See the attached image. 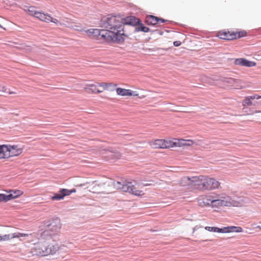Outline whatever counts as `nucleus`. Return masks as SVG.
<instances>
[{"instance_id": "nucleus-36", "label": "nucleus", "mask_w": 261, "mask_h": 261, "mask_svg": "<svg viewBox=\"0 0 261 261\" xmlns=\"http://www.w3.org/2000/svg\"><path fill=\"white\" fill-rule=\"evenodd\" d=\"M1 239L0 241H6L10 239V234H5L4 236H1Z\"/></svg>"}, {"instance_id": "nucleus-11", "label": "nucleus", "mask_w": 261, "mask_h": 261, "mask_svg": "<svg viewBox=\"0 0 261 261\" xmlns=\"http://www.w3.org/2000/svg\"><path fill=\"white\" fill-rule=\"evenodd\" d=\"M220 183L216 179L210 178L206 176V184H205V190H211L218 189L220 186Z\"/></svg>"}, {"instance_id": "nucleus-6", "label": "nucleus", "mask_w": 261, "mask_h": 261, "mask_svg": "<svg viewBox=\"0 0 261 261\" xmlns=\"http://www.w3.org/2000/svg\"><path fill=\"white\" fill-rule=\"evenodd\" d=\"M87 33L89 36L95 37L97 39H102L107 43H113L112 41L108 38V34L104 29H90L87 31Z\"/></svg>"}, {"instance_id": "nucleus-37", "label": "nucleus", "mask_w": 261, "mask_h": 261, "mask_svg": "<svg viewBox=\"0 0 261 261\" xmlns=\"http://www.w3.org/2000/svg\"><path fill=\"white\" fill-rule=\"evenodd\" d=\"M250 98H252V100L254 99H261V95H258L257 94H254L253 95H250Z\"/></svg>"}, {"instance_id": "nucleus-14", "label": "nucleus", "mask_w": 261, "mask_h": 261, "mask_svg": "<svg viewBox=\"0 0 261 261\" xmlns=\"http://www.w3.org/2000/svg\"><path fill=\"white\" fill-rule=\"evenodd\" d=\"M218 37L220 39L223 40H232L236 39V34H235V32H220L218 35Z\"/></svg>"}, {"instance_id": "nucleus-44", "label": "nucleus", "mask_w": 261, "mask_h": 261, "mask_svg": "<svg viewBox=\"0 0 261 261\" xmlns=\"http://www.w3.org/2000/svg\"><path fill=\"white\" fill-rule=\"evenodd\" d=\"M101 92H102L101 91L96 89L95 92L99 93H101Z\"/></svg>"}, {"instance_id": "nucleus-31", "label": "nucleus", "mask_w": 261, "mask_h": 261, "mask_svg": "<svg viewBox=\"0 0 261 261\" xmlns=\"http://www.w3.org/2000/svg\"><path fill=\"white\" fill-rule=\"evenodd\" d=\"M11 192H13L12 193L14 194L15 198H17L23 194V192L19 190H13Z\"/></svg>"}, {"instance_id": "nucleus-21", "label": "nucleus", "mask_w": 261, "mask_h": 261, "mask_svg": "<svg viewBox=\"0 0 261 261\" xmlns=\"http://www.w3.org/2000/svg\"><path fill=\"white\" fill-rule=\"evenodd\" d=\"M152 146L155 148H165L164 140L158 139L154 141L152 144Z\"/></svg>"}, {"instance_id": "nucleus-32", "label": "nucleus", "mask_w": 261, "mask_h": 261, "mask_svg": "<svg viewBox=\"0 0 261 261\" xmlns=\"http://www.w3.org/2000/svg\"><path fill=\"white\" fill-rule=\"evenodd\" d=\"M5 148H7L5 144L0 145V157L4 156Z\"/></svg>"}, {"instance_id": "nucleus-26", "label": "nucleus", "mask_w": 261, "mask_h": 261, "mask_svg": "<svg viewBox=\"0 0 261 261\" xmlns=\"http://www.w3.org/2000/svg\"><path fill=\"white\" fill-rule=\"evenodd\" d=\"M230 226L224 227L223 228H219L218 233H229Z\"/></svg>"}, {"instance_id": "nucleus-47", "label": "nucleus", "mask_w": 261, "mask_h": 261, "mask_svg": "<svg viewBox=\"0 0 261 261\" xmlns=\"http://www.w3.org/2000/svg\"><path fill=\"white\" fill-rule=\"evenodd\" d=\"M0 28H2V25H1V24H0Z\"/></svg>"}, {"instance_id": "nucleus-43", "label": "nucleus", "mask_w": 261, "mask_h": 261, "mask_svg": "<svg viewBox=\"0 0 261 261\" xmlns=\"http://www.w3.org/2000/svg\"><path fill=\"white\" fill-rule=\"evenodd\" d=\"M150 185H151V184H147V183H146V184H143V186H145V187L150 186Z\"/></svg>"}, {"instance_id": "nucleus-23", "label": "nucleus", "mask_w": 261, "mask_h": 261, "mask_svg": "<svg viewBox=\"0 0 261 261\" xmlns=\"http://www.w3.org/2000/svg\"><path fill=\"white\" fill-rule=\"evenodd\" d=\"M243 231V228L240 226H230V232H241Z\"/></svg>"}, {"instance_id": "nucleus-20", "label": "nucleus", "mask_w": 261, "mask_h": 261, "mask_svg": "<svg viewBox=\"0 0 261 261\" xmlns=\"http://www.w3.org/2000/svg\"><path fill=\"white\" fill-rule=\"evenodd\" d=\"M220 205L221 206H238V202L235 201H227L225 200H221V201L220 202Z\"/></svg>"}, {"instance_id": "nucleus-18", "label": "nucleus", "mask_w": 261, "mask_h": 261, "mask_svg": "<svg viewBox=\"0 0 261 261\" xmlns=\"http://www.w3.org/2000/svg\"><path fill=\"white\" fill-rule=\"evenodd\" d=\"M223 81L230 85L231 86H239V83H240V81L238 79H236L232 77H224L223 80Z\"/></svg>"}, {"instance_id": "nucleus-42", "label": "nucleus", "mask_w": 261, "mask_h": 261, "mask_svg": "<svg viewBox=\"0 0 261 261\" xmlns=\"http://www.w3.org/2000/svg\"><path fill=\"white\" fill-rule=\"evenodd\" d=\"M4 201V194H0V202Z\"/></svg>"}, {"instance_id": "nucleus-29", "label": "nucleus", "mask_w": 261, "mask_h": 261, "mask_svg": "<svg viewBox=\"0 0 261 261\" xmlns=\"http://www.w3.org/2000/svg\"><path fill=\"white\" fill-rule=\"evenodd\" d=\"M205 229L211 232H218L219 227L206 226Z\"/></svg>"}, {"instance_id": "nucleus-39", "label": "nucleus", "mask_w": 261, "mask_h": 261, "mask_svg": "<svg viewBox=\"0 0 261 261\" xmlns=\"http://www.w3.org/2000/svg\"><path fill=\"white\" fill-rule=\"evenodd\" d=\"M181 43L180 41H175L173 42V45L175 47L179 46L181 45Z\"/></svg>"}, {"instance_id": "nucleus-46", "label": "nucleus", "mask_w": 261, "mask_h": 261, "mask_svg": "<svg viewBox=\"0 0 261 261\" xmlns=\"http://www.w3.org/2000/svg\"><path fill=\"white\" fill-rule=\"evenodd\" d=\"M159 49H164L163 48H159Z\"/></svg>"}, {"instance_id": "nucleus-19", "label": "nucleus", "mask_w": 261, "mask_h": 261, "mask_svg": "<svg viewBox=\"0 0 261 261\" xmlns=\"http://www.w3.org/2000/svg\"><path fill=\"white\" fill-rule=\"evenodd\" d=\"M49 15L48 14H45L40 12H38L37 13H35V17L39 19L40 20L48 22V18L49 17Z\"/></svg>"}, {"instance_id": "nucleus-12", "label": "nucleus", "mask_w": 261, "mask_h": 261, "mask_svg": "<svg viewBox=\"0 0 261 261\" xmlns=\"http://www.w3.org/2000/svg\"><path fill=\"white\" fill-rule=\"evenodd\" d=\"M234 63L237 65H240L248 67H254L256 65L255 62L249 61L245 58L236 59Z\"/></svg>"}, {"instance_id": "nucleus-27", "label": "nucleus", "mask_w": 261, "mask_h": 261, "mask_svg": "<svg viewBox=\"0 0 261 261\" xmlns=\"http://www.w3.org/2000/svg\"><path fill=\"white\" fill-rule=\"evenodd\" d=\"M235 34H236V39L245 37L247 35V32L245 31L236 32Z\"/></svg>"}, {"instance_id": "nucleus-7", "label": "nucleus", "mask_w": 261, "mask_h": 261, "mask_svg": "<svg viewBox=\"0 0 261 261\" xmlns=\"http://www.w3.org/2000/svg\"><path fill=\"white\" fill-rule=\"evenodd\" d=\"M7 148L5 149L4 156L0 157L3 159H9L11 157L16 156L22 152V148L18 145H6Z\"/></svg>"}, {"instance_id": "nucleus-30", "label": "nucleus", "mask_w": 261, "mask_h": 261, "mask_svg": "<svg viewBox=\"0 0 261 261\" xmlns=\"http://www.w3.org/2000/svg\"><path fill=\"white\" fill-rule=\"evenodd\" d=\"M35 7L34 6L29 7L28 9L29 12H30V14L35 17V13H37L38 11H36Z\"/></svg>"}, {"instance_id": "nucleus-35", "label": "nucleus", "mask_w": 261, "mask_h": 261, "mask_svg": "<svg viewBox=\"0 0 261 261\" xmlns=\"http://www.w3.org/2000/svg\"><path fill=\"white\" fill-rule=\"evenodd\" d=\"M99 86L100 87H105V89H108V88L109 86H112V83H101L99 84Z\"/></svg>"}, {"instance_id": "nucleus-33", "label": "nucleus", "mask_w": 261, "mask_h": 261, "mask_svg": "<svg viewBox=\"0 0 261 261\" xmlns=\"http://www.w3.org/2000/svg\"><path fill=\"white\" fill-rule=\"evenodd\" d=\"M221 201L220 199H213L211 203H212L213 206H218L220 205V202Z\"/></svg>"}, {"instance_id": "nucleus-4", "label": "nucleus", "mask_w": 261, "mask_h": 261, "mask_svg": "<svg viewBox=\"0 0 261 261\" xmlns=\"http://www.w3.org/2000/svg\"><path fill=\"white\" fill-rule=\"evenodd\" d=\"M113 185L116 189L121 190L125 192H128L135 196L144 195L143 191L136 190L133 183L127 180L123 181L122 179L120 181L114 180Z\"/></svg>"}, {"instance_id": "nucleus-5", "label": "nucleus", "mask_w": 261, "mask_h": 261, "mask_svg": "<svg viewBox=\"0 0 261 261\" xmlns=\"http://www.w3.org/2000/svg\"><path fill=\"white\" fill-rule=\"evenodd\" d=\"M206 176H189L184 177L181 180V184L183 186L192 185L199 190H205L204 186L206 184Z\"/></svg>"}, {"instance_id": "nucleus-28", "label": "nucleus", "mask_w": 261, "mask_h": 261, "mask_svg": "<svg viewBox=\"0 0 261 261\" xmlns=\"http://www.w3.org/2000/svg\"><path fill=\"white\" fill-rule=\"evenodd\" d=\"M213 199H211V197H206L203 200V203L204 205H212V201Z\"/></svg>"}, {"instance_id": "nucleus-17", "label": "nucleus", "mask_w": 261, "mask_h": 261, "mask_svg": "<svg viewBox=\"0 0 261 261\" xmlns=\"http://www.w3.org/2000/svg\"><path fill=\"white\" fill-rule=\"evenodd\" d=\"M158 17L150 15L146 16L145 22L149 25H155L158 22Z\"/></svg>"}, {"instance_id": "nucleus-2", "label": "nucleus", "mask_w": 261, "mask_h": 261, "mask_svg": "<svg viewBox=\"0 0 261 261\" xmlns=\"http://www.w3.org/2000/svg\"><path fill=\"white\" fill-rule=\"evenodd\" d=\"M45 230L41 234V237L47 240L59 232L61 228L60 219L58 217H54L43 222Z\"/></svg>"}, {"instance_id": "nucleus-9", "label": "nucleus", "mask_w": 261, "mask_h": 261, "mask_svg": "<svg viewBox=\"0 0 261 261\" xmlns=\"http://www.w3.org/2000/svg\"><path fill=\"white\" fill-rule=\"evenodd\" d=\"M141 20L134 16H129L125 17H122L123 26L125 25H131L135 28L138 25Z\"/></svg>"}, {"instance_id": "nucleus-3", "label": "nucleus", "mask_w": 261, "mask_h": 261, "mask_svg": "<svg viewBox=\"0 0 261 261\" xmlns=\"http://www.w3.org/2000/svg\"><path fill=\"white\" fill-rule=\"evenodd\" d=\"M58 245L48 244L46 242H39L35 244L31 249V253L33 255L47 256L49 254H54L58 250Z\"/></svg>"}, {"instance_id": "nucleus-38", "label": "nucleus", "mask_w": 261, "mask_h": 261, "mask_svg": "<svg viewBox=\"0 0 261 261\" xmlns=\"http://www.w3.org/2000/svg\"><path fill=\"white\" fill-rule=\"evenodd\" d=\"M157 20H158V22H161L162 23H165V22H166L168 21V20L164 19L162 18H159L158 17Z\"/></svg>"}, {"instance_id": "nucleus-1", "label": "nucleus", "mask_w": 261, "mask_h": 261, "mask_svg": "<svg viewBox=\"0 0 261 261\" xmlns=\"http://www.w3.org/2000/svg\"><path fill=\"white\" fill-rule=\"evenodd\" d=\"M100 27L104 28L108 35L107 37L113 43L122 44L130 35L123 26L122 15L110 14L103 16L100 22Z\"/></svg>"}, {"instance_id": "nucleus-22", "label": "nucleus", "mask_w": 261, "mask_h": 261, "mask_svg": "<svg viewBox=\"0 0 261 261\" xmlns=\"http://www.w3.org/2000/svg\"><path fill=\"white\" fill-rule=\"evenodd\" d=\"M252 98H250V96H247L245 98L243 101V105L244 106H251L253 105L252 102Z\"/></svg>"}, {"instance_id": "nucleus-34", "label": "nucleus", "mask_w": 261, "mask_h": 261, "mask_svg": "<svg viewBox=\"0 0 261 261\" xmlns=\"http://www.w3.org/2000/svg\"><path fill=\"white\" fill-rule=\"evenodd\" d=\"M48 22H51L56 24H58L59 23V21L58 19L56 18H54L49 16V18H48Z\"/></svg>"}, {"instance_id": "nucleus-41", "label": "nucleus", "mask_w": 261, "mask_h": 261, "mask_svg": "<svg viewBox=\"0 0 261 261\" xmlns=\"http://www.w3.org/2000/svg\"><path fill=\"white\" fill-rule=\"evenodd\" d=\"M91 88L90 89L92 91V92H95L96 90V87L94 85H90Z\"/></svg>"}, {"instance_id": "nucleus-10", "label": "nucleus", "mask_w": 261, "mask_h": 261, "mask_svg": "<svg viewBox=\"0 0 261 261\" xmlns=\"http://www.w3.org/2000/svg\"><path fill=\"white\" fill-rule=\"evenodd\" d=\"M192 142L191 140H182L181 141L179 140L178 142H172L171 141L164 140V147L165 148L173 147L174 146H189L191 145L190 143H187Z\"/></svg>"}, {"instance_id": "nucleus-40", "label": "nucleus", "mask_w": 261, "mask_h": 261, "mask_svg": "<svg viewBox=\"0 0 261 261\" xmlns=\"http://www.w3.org/2000/svg\"><path fill=\"white\" fill-rule=\"evenodd\" d=\"M154 32H157L160 35H163L164 33L163 31H159L158 30H151V33H153Z\"/></svg>"}, {"instance_id": "nucleus-24", "label": "nucleus", "mask_w": 261, "mask_h": 261, "mask_svg": "<svg viewBox=\"0 0 261 261\" xmlns=\"http://www.w3.org/2000/svg\"><path fill=\"white\" fill-rule=\"evenodd\" d=\"M0 92L4 93L12 94L15 93L14 92L10 91V90L7 89L5 86L0 85Z\"/></svg>"}, {"instance_id": "nucleus-15", "label": "nucleus", "mask_w": 261, "mask_h": 261, "mask_svg": "<svg viewBox=\"0 0 261 261\" xmlns=\"http://www.w3.org/2000/svg\"><path fill=\"white\" fill-rule=\"evenodd\" d=\"M139 32H142L144 33H148L149 32H151V30H150V29L148 27H147L144 25V24L142 23V21L141 20L139 24H138L137 27L135 28L134 32L137 33Z\"/></svg>"}, {"instance_id": "nucleus-8", "label": "nucleus", "mask_w": 261, "mask_h": 261, "mask_svg": "<svg viewBox=\"0 0 261 261\" xmlns=\"http://www.w3.org/2000/svg\"><path fill=\"white\" fill-rule=\"evenodd\" d=\"M75 192L76 189L75 188L70 190L60 189L58 192L54 193V195L51 196V199L53 200H61L63 199L65 196H69Z\"/></svg>"}, {"instance_id": "nucleus-16", "label": "nucleus", "mask_w": 261, "mask_h": 261, "mask_svg": "<svg viewBox=\"0 0 261 261\" xmlns=\"http://www.w3.org/2000/svg\"><path fill=\"white\" fill-rule=\"evenodd\" d=\"M108 157L111 160L119 159L121 158V153L116 150H108L107 151Z\"/></svg>"}, {"instance_id": "nucleus-13", "label": "nucleus", "mask_w": 261, "mask_h": 261, "mask_svg": "<svg viewBox=\"0 0 261 261\" xmlns=\"http://www.w3.org/2000/svg\"><path fill=\"white\" fill-rule=\"evenodd\" d=\"M116 90L117 94L118 95L122 96H137L139 95L137 91H132V90L130 89H125L121 88H116Z\"/></svg>"}, {"instance_id": "nucleus-45", "label": "nucleus", "mask_w": 261, "mask_h": 261, "mask_svg": "<svg viewBox=\"0 0 261 261\" xmlns=\"http://www.w3.org/2000/svg\"><path fill=\"white\" fill-rule=\"evenodd\" d=\"M258 103L259 105H261V101H259Z\"/></svg>"}, {"instance_id": "nucleus-25", "label": "nucleus", "mask_w": 261, "mask_h": 261, "mask_svg": "<svg viewBox=\"0 0 261 261\" xmlns=\"http://www.w3.org/2000/svg\"><path fill=\"white\" fill-rule=\"evenodd\" d=\"M15 198V196H14V194H12V193L8 195L4 194V202H7Z\"/></svg>"}]
</instances>
